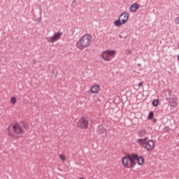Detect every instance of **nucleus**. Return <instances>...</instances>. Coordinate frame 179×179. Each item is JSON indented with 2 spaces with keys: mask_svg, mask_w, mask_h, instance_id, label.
<instances>
[{
  "mask_svg": "<svg viewBox=\"0 0 179 179\" xmlns=\"http://www.w3.org/2000/svg\"><path fill=\"white\" fill-rule=\"evenodd\" d=\"M10 103L11 104H13V106H15V104H16L17 101H16V97H12L10 99Z\"/></svg>",
  "mask_w": 179,
  "mask_h": 179,
  "instance_id": "nucleus-19",
  "label": "nucleus"
},
{
  "mask_svg": "<svg viewBox=\"0 0 179 179\" xmlns=\"http://www.w3.org/2000/svg\"><path fill=\"white\" fill-rule=\"evenodd\" d=\"M154 115H155V113H153V111H150L148 115V118L149 120H152V118H153Z\"/></svg>",
  "mask_w": 179,
  "mask_h": 179,
  "instance_id": "nucleus-17",
  "label": "nucleus"
},
{
  "mask_svg": "<svg viewBox=\"0 0 179 179\" xmlns=\"http://www.w3.org/2000/svg\"><path fill=\"white\" fill-rule=\"evenodd\" d=\"M76 3V1H73L71 3V6H73V8H75V4Z\"/></svg>",
  "mask_w": 179,
  "mask_h": 179,
  "instance_id": "nucleus-25",
  "label": "nucleus"
},
{
  "mask_svg": "<svg viewBox=\"0 0 179 179\" xmlns=\"http://www.w3.org/2000/svg\"><path fill=\"white\" fill-rule=\"evenodd\" d=\"M143 85V83L141 82V83H138V87H141Z\"/></svg>",
  "mask_w": 179,
  "mask_h": 179,
  "instance_id": "nucleus-26",
  "label": "nucleus"
},
{
  "mask_svg": "<svg viewBox=\"0 0 179 179\" xmlns=\"http://www.w3.org/2000/svg\"><path fill=\"white\" fill-rule=\"evenodd\" d=\"M13 129L17 135H23L24 134V130L19 123H15L13 127Z\"/></svg>",
  "mask_w": 179,
  "mask_h": 179,
  "instance_id": "nucleus-6",
  "label": "nucleus"
},
{
  "mask_svg": "<svg viewBox=\"0 0 179 179\" xmlns=\"http://www.w3.org/2000/svg\"><path fill=\"white\" fill-rule=\"evenodd\" d=\"M150 1H153V0H150Z\"/></svg>",
  "mask_w": 179,
  "mask_h": 179,
  "instance_id": "nucleus-28",
  "label": "nucleus"
},
{
  "mask_svg": "<svg viewBox=\"0 0 179 179\" xmlns=\"http://www.w3.org/2000/svg\"><path fill=\"white\" fill-rule=\"evenodd\" d=\"M177 102H176V100H173L172 101H171V107H177Z\"/></svg>",
  "mask_w": 179,
  "mask_h": 179,
  "instance_id": "nucleus-20",
  "label": "nucleus"
},
{
  "mask_svg": "<svg viewBox=\"0 0 179 179\" xmlns=\"http://www.w3.org/2000/svg\"><path fill=\"white\" fill-rule=\"evenodd\" d=\"M138 9H139V4H138V3H133L129 8V10L131 13H135Z\"/></svg>",
  "mask_w": 179,
  "mask_h": 179,
  "instance_id": "nucleus-11",
  "label": "nucleus"
},
{
  "mask_svg": "<svg viewBox=\"0 0 179 179\" xmlns=\"http://www.w3.org/2000/svg\"><path fill=\"white\" fill-rule=\"evenodd\" d=\"M165 96H169V97H171V94H173V91L170 90H166L165 92Z\"/></svg>",
  "mask_w": 179,
  "mask_h": 179,
  "instance_id": "nucleus-15",
  "label": "nucleus"
},
{
  "mask_svg": "<svg viewBox=\"0 0 179 179\" xmlns=\"http://www.w3.org/2000/svg\"><path fill=\"white\" fill-rule=\"evenodd\" d=\"M177 59L179 61V54L178 55Z\"/></svg>",
  "mask_w": 179,
  "mask_h": 179,
  "instance_id": "nucleus-27",
  "label": "nucleus"
},
{
  "mask_svg": "<svg viewBox=\"0 0 179 179\" xmlns=\"http://www.w3.org/2000/svg\"><path fill=\"white\" fill-rule=\"evenodd\" d=\"M175 23H176V24H179V17H178L175 19Z\"/></svg>",
  "mask_w": 179,
  "mask_h": 179,
  "instance_id": "nucleus-23",
  "label": "nucleus"
},
{
  "mask_svg": "<svg viewBox=\"0 0 179 179\" xmlns=\"http://www.w3.org/2000/svg\"><path fill=\"white\" fill-rule=\"evenodd\" d=\"M79 128L87 129L89 128V119L87 117H82L77 123Z\"/></svg>",
  "mask_w": 179,
  "mask_h": 179,
  "instance_id": "nucleus-4",
  "label": "nucleus"
},
{
  "mask_svg": "<svg viewBox=\"0 0 179 179\" xmlns=\"http://www.w3.org/2000/svg\"><path fill=\"white\" fill-rule=\"evenodd\" d=\"M61 36H62V33L57 32L54 34V35L51 37H48L46 38L48 43H55V41H58L59 38H61Z\"/></svg>",
  "mask_w": 179,
  "mask_h": 179,
  "instance_id": "nucleus-5",
  "label": "nucleus"
},
{
  "mask_svg": "<svg viewBox=\"0 0 179 179\" xmlns=\"http://www.w3.org/2000/svg\"><path fill=\"white\" fill-rule=\"evenodd\" d=\"M22 128L27 130L29 129V124H27V123H22Z\"/></svg>",
  "mask_w": 179,
  "mask_h": 179,
  "instance_id": "nucleus-21",
  "label": "nucleus"
},
{
  "mask_svg": "<svg viewBox=\"0 0 179 179\" xmlns=\"http://www.w3.org/2000/svg\"><path fill=\"white\" fill-rule=\"evenodd\" d=\"M59 159H61V160H62L64 162V160H66V157H65V155H60L59 156Z\"/></svg>",
  "mask_w": 179,
  "mask_h": 179,
  "instance_id": "nucleus-22",
  "label": "nucleus"
},
{
  "mask_svg": "<svg viewBox=\"0 0 179 179\" xmlns=\"http://www.w3.org/2000/svg\"><path fill=\"white\" fill-rule=\"evenodd\" d=\"M114 24L115 26H116V27H121V26H122V24H125V20H122L120 18H118L117 20H116L114 22Z\"/></svg>",
  "mask_w": 179,
  "mask_h": 179,
  "instance_id": "nucleus-13",
  "label": "nucleus"
},
{
  "mask_svg": "<svg viewBox=\"0 0 179 179\" xmlns=\"http://www.w3.org/2000/svg\"><path fill=\"white\" fill-rule=\"evenodd\" d=\"M127 55H129V54H132V50L127 49Z\"/></svg>",
  "mask_w": 179,
  "mask_h": 179,
  "instance_id": "nucleus-24",
  "label": "nucleus"
},
{
  "mask_svg": "<svg viewBox=\"0 0 179 179\" xmlns=\"http://www.w3.org/2000/svg\"><path fill=\"white\" fill-rule=\"evenodd\" d=\"M119 18L120 19L121 22L124 20L125 23H127L129 19V14L127 11H124L120 15Z\"/></svg>",
  "mask_w": 179,
  "mask_h": 179,
  "instance_id": "nucleus-8",
  "label": "nucleus"
},
{
  "mask_svg": "<svg viewBox=\"0 0 179 179\" xmlns=\"http://www.w3.org/2000/svg\"><path fill=\"white\" fill-rule=\"evenodd\" d=\"M149 140V137L145 136L143 138H138L136 140V143L139 145V146H143V145H146V143Z\"/></svg>",
  "mask_w": 179,
  "mask_h": 179,
  "instance_id": "nucleus-9",
  "label": "nucleus"
},
{
  "mask_svg": "<svg viewBox=\"0 0 179 179\" xmlns=\"http://www.w3.org/2000/svg\"><path fill=\"white\" fill-rule=\"evenodd\" d=\"M117 54V51L115 50H105L101 53V58L103 61H108L110 62L114 58V55Z\"/></svg>",
  "mask_w": 179,
  "mask_h": 179,
  "instance_id": "nucleus-3",
  "label": "nucleus"
},
{
  "mask_svg": "<svg viewBox=\"0 0 179 179\" xmlns=\"http://www.w3.org/2000/svg\"><path fill=\"white\" fill-rule=\"evenodd\" d=\"M164 132H165V134H167V132L170 131V127L169 126H165L163 129Z\"/></svg>",
  "mask_w": 179,
  "mask_h": 179,
  "instance_id": "nucleus-18",
  "label": "nucleus"
},
{
  "mask_svg": "<svg viewBox=\"0 0 179 179\" xmlns=\"http://www.w3.org/2000/svg\"><path fill=\"white\" fill-rule=\"evenodd\" d=\"M145 148L146 150L148 152H152L153 149H155V142H153L152 140L147 141V143H145Z\"/></svg>",
  "mask_w": 179,
  "mask_h": 179,
  "instance_id": "nucleus-7",
  "label": "nucleus"
},
{
  "mask_svg": "<svg viewBox=\"0 0 179 179\" xmlns=\"http://www.w3.org/2000/svg\"><path fill=\"white\" fill-rule=\"evenodd\" d=\"M100 92V86L98 85H95L91 88V93L93 94H97Z\"/></svg>",
  "mask_w": 179,
  "mask_h": 179,
  "instance_id": "nucleus-12",
  "label": "nucleus"
},
{
  "mask_svg": "<svg viewBox=\"0 0 179 179\" xmlns=\"http://www.w3.org/2000/svg\"><path fill=\"white\" fill-rule=\"evenodd\" d=\"M92 41H93L92 35L90 34H85L78 41L77 47L79 50H85V48H87V47L92 44Z\"/></svg>",
  "mask_w": 179,
  "mask_h": 179,
  "instance_id": "nucleus-2",
  "label": "nucleus"
},
{
  "mask_svg": "<svg viewBox=\"0 0 179 179\" xmlns=\"http://www.w3.org/2000/svg\"><path fill=\"white\" fill-rule=\"evenodd\" d=\"M139 166H142L145 163V158L143 157L138 155L137 154H133L131 156L128 155L123 157L122 159V163L124 167L127 169H134L136 166V162Z\"/></svg>",
  "mask_w": 179,
  "mask_h": 179,
  "instance_id": "nucleus-1",
  "label": "nucleus"
},
{
  "mask_svg": "<svg viewBox=\"0 0 179 179\" xmlns=\"http://www.w3.org/2000/svg\"><path fill=\"white\" fill-rule=\"evenodd\" d=\"M152 104L154 107H157V106H159V99H154Z\"/></svg>",
  "mask_w": 179,
  "mask_h": 179,
  "instance_id": "nucleus-16",
  "label": "nucleus"
},
{
  "mask_svg": "<svg viewBox=\"0 0 179 179\" xmlns=\"http://www.w3.org/2000/svg\"><path fill=\"white\" fill-rule=\"evenodd\" d=\"M96 132H97V134H99L100 135H104V134H105V136H107L106 130V129H104V127L103 126V124H99L98 126Z\"/></svg>",
  "mask_w": 179,
  "mask_h": 179,
  "instance_id": "nucleus-10",
  "label": "nucleus"
},
{
  "mask_svg": "<svg viewBox=\"0 0 179 179\" xmlns=\"http://www.w3.org/2000/svg\"><path fill=\"white\" fill-rule=\"evenodd\" d=\"M137 135H138V138H145V137H146V135H147L146 129L138 130V131L137 133Z\"/></svg>",
  "mask_w": 179,
  "mask_h": 179,
  "instance_id": "nucleus-14",
  "label": "nucleus"
}]
</instances>
